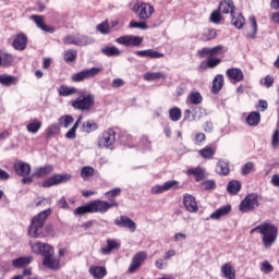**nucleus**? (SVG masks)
Segmentation results:
<instances>
[{
  "label": "nucleus",
  "instance_id": "f257e3e1",
  "mask_svg": "<svg viewBox=\"0 0 279 279\" xmlns=\"http://www.w3.org/2000/svg\"><path fill=\"white\" fill-rule=\"evenodd\" d=\"M33 254L43 256V266L48 267V269H53L54 271L60 269V260L53 258V246L41 241H29L28 243Z\"/></svg>",
  "mask_w": 279,
  "mask_h": 279
},
{
  "label": "nucleus",
  "instance_id": "f03ea898",
  "mask_svg": "<svg viewBox=\"0 0 279 279\" xmlns=\"http://www.w3.org/2000/svg\"><path fill=\"white\" fill-rule=\"evenodd\" d=\"M257 230L262 235V243L265 250H271L278 240V227L274 223L265 221L257 226Z\"/></svg>",
  "mask_w": 279,
  "mask_h": 279
},
{
  "label": "nucleus",
  "instance_id": "7ed1b4c3",
  "mask_svg": "<svg viewBox=\"0 0 279 279\" xmlns=\"http://www.w3.org/2000/svg\"><path fill=\"white\" fill-rule=\"evenodd\" d=\"M49 215H51V208L43 210L33 217L28 229V236H32L33 239H45L47 236V234L43 232V228L45 227V221H47Z\"/></svg>",
  "mask_w": 279,
  "mask_h": 279
},
{
  "label": "nucleus",
  "instance_id": "20e7f679",
  "mask_svg": "<svg viewBox=\"0 0 279 279\" xmlns=\"http://www.w3.org/2000/svg\"><path fill=\"white\" fill-rule=\"evenodd\" d=\"M119 206V203L111 201L110 203L106 201H93L86 205L77 207L74 210V215H86V213H108L110 208Z\"/></svg>",
  "mask_w": 279,
  "mask_h": 279
},
{
  "label": "nucleus",
  "instance_id": "39448f33",
  "mask_svg": "<svg viewBox=\"0 0 279 279\" xmlns=\"http://www.w3.org/2000/svg\"><path fill=\"white\" fill-rule=\"evenodd\" d=\"M74 110H81V112H90L95 106V95L81 94L76 99L71 101Z\"/></svg>",
  "mask_w": 279,
  "mask_h": 279
},
{
  "label": "nucleus",
  "instance_id": "423d86ee",
  "mask_svg": "<svg viewBox=\"0 0 279 279\" xmlns=\"http://www.w3.org/2000/svg\"><path fill=\"white\" fill-rule=\"evenodd\" d=\"M117 142V132L113 129L102 131L96 141L98 149H110Z\"/></svg>",
  "mask_w": 279,
  "mask_h": 279
},
{
  "label": "nucleus",
  "instance_id": "0eeeda50",
  "mask_svg": "<svg viewBox=\"0 0 279 279\" xmlns=\"http://www.w3.org/2000/svg\"><path fill=\"white\" fill-rule=\"evenodd\" d=\"M262 201L263 196H260L258 193L247 194L240 203L239 210L241 213H252L253 210H256L258 206H260Z\"/></svg>",
  "mask_w": 279,
  "mask_h": 279
},
{
  "label": "nucleus",
  "instance_id": "6e6552de",
  "mask_svg": "<svg viewBox=\"0 0 279 279\" xmlns=\"http://www.w3.org/2000/svg\"><path fill=\"white\" fill-rule=\"evenodd\" d=\"M64 45H75L76 47H88V45H93L95 43V39L93 37H89L87 35H82L80 33L66 35L63 38Z\"/></svg>",
  "mask_w": 279,
  "mask_h": 279
},
{
  "label": "nucleus",
  "instance_id": "1a4fd4ad",
  "mask_svg": "<svg viewBox=\"0 0 279 279\" xmlns=\"http://www.w3.org/2000/svg\"><path fill=\"white\" fill-rule=\"evenodd\" d=\"M132 12H134L141 21H149V17L154 16L156 9H154V5L149 2H141L133 5Z\"/></svg>",
  "mask_w": 279,
  "mask_h": 279
},
{
  "label": "nucleus",
  "instance_id": "9d476101",
  "mask_svg": "<svg viewBox=\"0 0 279 279\" xmlns=\"http://www.w3.org/2000/svg\"><path fill=\"white\" fill-rule=\"evenodd\" d=\"M101 71H104L102 68H90L88 70H83L72 76V82H84V80H93V77H97Z\"/></svg>",
  "mask_w": 279,
  "mask_h": 279
},
{
  "label": "nucleus",
  "instance_id": "9b49d317",
  "mask_svg": "<svg viewBox=\"0 0 279 279\" xmlns=\"http://www.w3.org/2000/svg\"><path fill=\"white\" fill-rule=\"evenodd\" d=\"M116 43L123 47H141V45H143V37L136 35H124L116 38Z\"/></svg>",
  "mask_w": 279,
  "mask_h": 279
},
{
  "label": "nucleus",
  "instance_id": "f8f14e48",
  "mask_svg": "<svg viewBox=\"0 0 279 279\" xmlns=\"http://www.w3.org/2000/svg\"><path fill=\"white\" fill-rule=\"evenodd\" d=\"M145 260H147V252H144V251L137 252L132 257L131 265L129 266V269H128L129 274H135L136 271H138V269H141Z\"/></svg>",
  "mask_w": 279,
  "mask_h": 279
},
{
  "label": "nucleus",
  "instance_id": "ddd939ff",
  "mask_svg": "<svg viewBox=\"0 0 279 279\" xmlns=\"http://www.w3.org/2000/svg\"><path fill=\"white\" fill-rule=\"evenodd\" d=\"M71 180V174H54L51 178L43 182L44 189H49V186H58V184H64Z\"/></svg>",
  "mask_w": 279,
  "mask_h": 279
},
{
  "label": "nucleus",
  "instance_id": "4468645a",
  "mask_svg": "<svg viewBox=\"0 0 279 279\" xmlns=\"http://www.w3.org/2000/svg\"><path fill=\"white\" fill-rule=\"evenodd\" d=\"M113 223L118 228H126L130 232H136V222L128 216H120L116 218Z\"/></svg>",
  "mask_w": 279,
  "mask_h": 279
},
{
  "label": "nucleus",
  "instance_id": "2eb2a0df",
  "mask_svg": "<svg viewBox=\"0 0 279 279\" xmlns=\"http://www.w3.org/2000/svg\"><path fill=\"white\" fill-rule=\"evenodd\" d=\"M219 12H221V14H232L234 15V13L236 12V7L234 5V1L232 0H222L219 3Z\"/></svg>",
  "mask_w": 279,
  "mask_h": 279
},
{
  "label": "nucleus",
  "instance_id": "dca6fc26",
  "mask_svg": "<svg viewBox=\"0 0 279 279\" xmlns=\"http://www.w3.org/2000/svg\"><path fill=\"white\" fill-rule=\"evenodd\" d=\"M178 184V181H167L162 185H155L151 187L150 193L151 195H160V193H166V191H171L173 186Z\"/></svg>",
  "mask_w": 279,
  "mask_h": 279
},
{
  "label": "nucleus",
  "instance_id": "f3484780",
  "mask_svg": "<svg viewBox=\"0 0 279 279\" xmlns=\"http://www.w3.org/2000/svg\"><path fill=\"white\" fill-rule=\"evenodd\" d=\"M135 53L140 58H151L154 60H158L160 58H165V53L159 52V51L154 50V49L137 50Z\"/></svg>",
  "mask_w": 279,
  "mask_h": 279
},
{
  "label": "nucleus",
  "instance_id": "a211bd4d",
  "mask_svg": "<svg viewBox=\"0 0 279 279\" xmlns=\"http://www.w3.org/2000/svg\"><path fill=\"white\" fill-rule=\"evenodd\" d=\"M88 272L94 279H104L105 276H108L106 266H90Z\"/></svg>",
  "mask_w": 279,
  "mask_h": 279
},
{
  "label": "nucleus",
  "instance_id": "6ab92c4d",
  "mask_svg": "<svg viewBox=\"0 0 279 279\" xmlns=\"http://www.w3.org/2000/svg\"><path fill=\"white\" fill-rule=\"evenodd\" d=\"M14 169L17 175H22L25 178V175H29L32 173V167L29 163H25L23 161H19L14 165Z\"/></svg>",
  "mask_w": 279,
  "mask_h": 279
},
{
  "label": "nucleus",
  "instance_id": "aec40b11",
  "mask_svg": "<svg viewBox=\"0 0 279 279\" xmlns=\"http://www.w3.org/2000/svg\"><path fill=\"white\" fill-rule=\"evenodd\" d=\"M183 204L189 213H197V202L191 194H186L183 198Z\"/></svg>",
  "mask_w": 279,
  "mask_h": 279
},
{
  "label": "nucleus",
  "instance_id": "412c9836",
  "mask_svg": "<svg viewBox=\"0 0 279 279\" xmlns=\"http://www.w3.org/2000/svg\"><path fill=\"white\" fill-rule=\"evenodd\" d=\"M121 247V243L117 240H107V246L100 250V254L108 256V254H112L113 250H119Z\"/></svg>",
  "mask_w": 279,
  "mask_h": 279
},
{
  "label": "nucleus",
  "instance_id": "4be33fe9",
  "mask_svg": "<svg viewBox=\"0 0 279 279\" xmlns=\"http://www.w3.org/2000/svg\"><path fill=\"white\" fill-rule=\"evenodd\" d=\"M31 20L34 21L36 26L39 27V29H41L43 32L53 33V28L45 24V17H43L41 15H32Z\"/></svg>",
  "mask_w": 279,
  "mask_h": 279
},
{
  "label": "nucleus",
  "instance_id": "5701e85b",
  "mask_svg": "<svg viewBox=\"0 0 279 279\" xmlns=\"http://www.w3.org/2000/svg\"><path fill=\"white\" fill-rule=\"evenodd\" d=\"M187 175H194L196 182H202L206 178V170L202 167L190 168L186 172Z\"/></svg>",
  "mask_w": 279,
  "mask_h": 279
},
{
  "label": "nucleus",
  "instance_id": "b1692460",
  "mask_svg": "<svg viewBox=\"0 0 279 279\" xmlns=\"http://www.w3.org/2000/svg\"><path fill=\"white\" fill-rule=\"evenodd\" d=\"M227 76L233 82H243V71L239 68H231L227 70Z\"/></svg>",
  "mask_w": 279,
  "mask_h": 279
},
{
  "label": "nucleus",
  "instance_id": "393cba45",
  "mask_svg": "<svg viewBox=\"0 0 279 279\" xmlns=\"http://www.w3.org/2000/svg\"><path fill=\"white\" fill-rule=\"evenodd\" d=\"M82 119H84L82 116L77 118L73 126L65 133V138H69L70 141H75V138H77V129L80 128V123H82Z\"/></svg>",
  "mask_w": 279,
  "mask_h": 279
},
{
  "label": "nucleus",
  "instance_id": "a878e982",
  "mask_svg": "<svg viewBox=\"0 0 279 279\" xmlns=\"http://www.w3.org/2000/svg\"><path fill=\"white\" fill-rule=\"evenodd\" d=\"M13 47L17 51H23L27 47V36L20 34L13 41Z\"/></svg>",
  "mask_w": 279,
  "mask_h": 279
},
{
  "label": "nucleus",
  "instance_id": "bb28decb",
  "mask_svg": "<svg viewBox=\"0 0 279 279\" xmlns=\"http://www.w3.org/2000/svg\"><path fill=\"white\" fill-rule=\"evenodd\" d=\"M231 23L236 29H243V25H245V17H243L239 11H235L234 14L231 15Z\"/></svg>",
  "mask_w": 279,
  "mask_h": 279
},
{
  "label": "nucleus",
  "instance_id": "cd10ccee",
  "mask_svg": "<svg viewBox=\"0 0 279 279\" xmlns=\"http://www.w3.org/2000/svg\"><path fill=\"white\" fill-rule=\"evenodd\" d=\"M101 53L107 58H114L121 56V51L116 46H105L101 48Z\"/></svg>",
  "mask_w": 279,
  "mask_h": 279
},
{
  "label": "nucleus",
  "instance_id": "c85d7f7f",
  "mask_svg": "<svg viewBox=\"0 0 279 279\" xmlns=\"http://www.w3.org/2000/svg\"><path fill=\"white\" fill-rule=\"evenodd\" d=\"M52 171H53V166L46 165L35 169L34 175L35 178H45V175H49V173H51Z\"/></svg>",
  "mask_w": 279,
  "mask_h": 279
},
{
  "label": "nucleus",
  "instance_id": "c756f323",
  "mask_svg": "<svg viewBox=\"0 0 279 279\" xmlns=\"http://www.w3.org/2000/svg\"><path fill=\"white\" fill-rule=\"evenodd\" d=\"M216 173L219 175H228V173H230V163L225 160H219L216 165Z\"/></svg>",
  "mask_w": 279,
  "mask_h": 279
},
{
  "label": "nucleus",
  "instance_id": "7c9ffc66",
  "mask_svg": "<svg viewBox=\"0 0 279 279\" xmlns=\"http://www.w3.org/2000/svg\"><path fill=\"white\" fill-rule=\"evenodd\" d=\"M230 210H232V207L230 205L222 206L210 215V219H221V217H226V215H228Z\"/></svg>",
  "mask_w": 279,
  "mask_h": 279
},
{
  "label": "nucleus",
  "instance_id": "2f4dec72",
  "mask_svg": "<svg viewBox=\"0 0 279 279\" xmlns=\"http://www.w3.org/2000/svg\"><path fill=\"white\" fill-rule=\"evenodd\" d=\"M248 21L251 31L246 32V38H256V34H258V23L256 22V17L251 16Z\"/></svg>",
  "mask_w": 279,
  "mask_h": 279
},
{
  "label": "nucleus",
  "instance_id": "473e14b6",
  "mask_svg": "<svg viewBox=\"0 0 279 279\" xmlns=\"http://www.w3.org/2000/svg\"><path fill=\"white\" fill-rule=\"evenodd\" d=\"M57 90L60 97H71V95H76L77 93V88L66 85H61Z\"/></svg>",
  "mask_w": 279,
  "mask_h": 279
},
{
  "label": "nucleus",
  "instance_id": "72a5a7b5",
  "mask_svg": "<svg viewBox=\"0 0 279 279\" xmlns=\"http://www.w3.org/2000/svg\"><path fill=\"white\" fill-rule=\"evenodd\" d=\"M167 75L165 72H146L144 74V80L146 82H156V80H165Z\"/></svg>",
  "mask_w": 279,
  "mask_h": 279
},
{
  "label": "nucleus",
  "instance_id": "f704fd0d",
  "mask_svg": "<svg viewBox=\"0 0 279 279\" xmlns=\"http://www.w3.org/2000/svg\"><path fill=\"white\" fill-rule=\"evenodd\" d=\"M246 123L251 128H256V125H258V123H260V113H258V111H252L246 117Z\"/></svg>",
  "mask_w": 279,
  "mask_h": 279
},
{
  "label": "nucleus",
  "instance_id": "c9c22d12",
  "mask_svg": "<svg viewBox=\"0 0 279 279\" xmlns=\"http://www.w3.org/2000/svg\"><path fill=\"white\" fill-rule=\"evenodd\" d=\"M223 88V75L218 74L213 81L211 92L217 95Z\"/></svg>",
  "mask_w": 279,
  "mask_h": 279
},
{
  "label": "nucleus",
  "instance_id": "e433bc0d",
  "mask_svg": "<svg viewBox=\"0 0 279 279\" xmlns=\"http://www.w3.org/2000/svg\"><path fill=\"white\" fill-rule=\"evenodd\" d=\"M217 149L213 148V147H205L201 150H198L199 156H202V158H204L205 160H213L215 154H216Z\"/></svg>",
  "mask_w": 279,
  "mask_h": 279
},
{
  "label": "nucleus",
  "instance_id": "4c0bfd02",
  "mask_svg": "<svg viewBox=\"0 0 279 279\" xmlns=\"http://www.w3.org/2000/svg\"><path fill=\"white\" fill-rule=\"evenodd\" d=\"M221 274H222V276H225V278H228V279H235L234 267H232V265H230V264H225V265L221 267Z\"/></svg>",
  "mask_w": 279,
  "mask_h": 279
},
{
  "label": "nucleus",
  "instance_id": "58836bf2",
  "mask_svg": "<svg viewBox=\"0 0 279 279\" xmlns=\"http://www.w3.org/2000/svg\"><path fill=\"white\" fill-rule=\"evenodd\" d=\"M227 191L231 195H236L239 193V191H241L240 181L233 180V181L229 182L227 185Z\"/></svg>",
  "mask_w": 279,
  "mask_h": 279
},
{
  "label": "nucleus",
  "instance_id": "ea45409f",
  "mask_svg": "<svg viewBox=\"0 0 279 279\" xmlns=\"http://www.w3.org/2000/svg\"><path fill=\"white\" fill-rule=\"evenodd\" d=\"M17 80L16 77L8 74H1L0 75V84L2 86H12V84H16Z\"/></svg>",
  "mask_w": 279,
  "mask_h": 279
},
{
  "label": "nucleus",
  "instance_id": "a19ab883",
  "mask_svg": "<svg viewBox=\"0 0 279 279\" xmlns=\"http://www.w3.org/2000/svg\"><path fill=\"white\" fill-rule=\"evenodd\" d=\"M43 128V122L40 121H32L26 125V130L29 134H37L38 130Z\"/></svg>",
  "mask_w": 279,
  "mask_h": 279
},
{
  "label": "nucleus",
  "instance_id": "79ce46f5",
  "mask_svg": "<svg viewBox=\"0 0 279 279\" xmlns=\"http://www.w3.org/2000/svg\"><path fill=\"white\" fill-rule=\"evenodd\" d=\"M29 263H32V257H19L12 260L13 267L17 268L25 267L29 265Z\"/></svg>",
  "mask_w": 279,
  "mask_h": 279
},
{
  "label": "nucleus",
  "instance_id": "37998d69",
  "mask_svg": "<svg viewBox=\"0 0 279 279\" xmlns=\"http://www.w3.org/2000/svg\"><path fill=\"white\" fill-rule=\"evenodd\" d=\"M169 119L173 122L180 121L182 119V110L178 107H174L169 110Z\"/></svg>",
  "mask_w": 279,
  "mask_h": 279
},
{
  "label": "nucleus",
  "instance_id": "c03bdc74",
  "mask_svg": "<svg viewBox=\"0 0 279 279\" xmlns=\"http://www.w3.org/2000/svg\"><path fill=\"white\" fill-rule=\"evenodd\" d=\"M58 134H60V124H50L47 128V133H46L47 138L58 136Z\"/></svg>",
  "mask_w": 279,
  "mask_h": 279
},
{
  "label": "nucleus",
  "instance_id": "a18cd8bd",
  "mask_svg": "<svg viewBox=\"0 0 279 279\" xmlns=\"http://www.w3.org/2000/svg\"><path fill=\"white\" fill-rule=\"evenodd\" d=\"M214 38H217V31L213 28L205 29L202 35V40H214Z\"/></svg>",
  "mask_w": 279,
  "mask_h": 279
},
{
  "label": "nucleus",
  "instance_id": "49530a36",
  "mask_svg": "<svg viewBox=\"0 0 279 279\" xmlns=\"http://www.w3.org/2000/svg\"><path fill=\"white\" fill-rule=\"evenodd\" d=\"M259 269L262 271V274H271V271H274V266L271 265V263H269V260H264L259 264Z\"/></svg>",
  "mask_w": 279,
  "mask_h": 279
},
{
  "label": "nucleus",
  "instance_id": "de8ad7c7",
  "mask_svg": "<svg viewBox=\"0 0 279 279\" xmlns=\"http://www.w3.org/2000/svg\"><path fill=\"white\" fill-rule=\"evenodd\" d=\"M73 121H75L72 116H62L61 118H59V126L60 128H69V125H71V123H73Z\"/></svg>",
  "mask_w": 279,
  "mask_h": 279
},
{
  "label": "nucleus",
  "instance_id": "09e8293b",
  "mask_svg": "<svg viewBox=\"0 0 279 279\" xmlns=\"http://www.w3.org/2000/svg\"><path fill=\"white\" fill-rule=\"evenodd\" d=\"M93 173H95V169L93 167L85 166L81 170V178H83V180H88Z\"/></svg>",
  "mask_w": 279,
  "mask_h": 279
},
{
  "label": "nucleus",
  "instance_id": "8fccbe9b",
  "mask_svg": "<svg viewBox=\"0 0 279 279\" xmlns=\"http://www.w3.org/2000/svg\"><path fill=\"white\" fill-rule=\"evenodd\" d=\"M63 58L65 62H73L77 58V50L69 49L64 51Z\"/></svg>",
  "mask_w": 279,
  "mask_h": 279
},
{
  "label": "nucleus",
  "instance_id": "3c124183",
  "mask_svg": "<svg viewBox=\"0 0 279 279\" xmlns=\"http://www.w3.org/2000/svg\"><path fill=\"white\" fill-rule=\"evenodd\" d=\"M202 101H203L202 94H199L198 92H193L190 95V102L193 104V106H199Z\"/></svg>",
  "mask_w": 279,
  "mask_h": 279
},
{
  "label": "nucleus",
  "instance_id": "603ef678",
  "mask_svg": "<svg viewBox=\"0 0 279 279\" xmlns=\"http://www.w3.org/2000/svg\"><path fill=\"white\" fill-rule=\"evenodd\" d=\"M130 27H132L133 29H149V26L145 21L143 22L131 21Z\"/></svg>",
  "mask_w": 279,
  "mask_h": 279
},
{
  "label": "nucleus",
  "instance_id": "864d4df0",
  "mask_svg": "<svg viewBox=\"0 0 279 279\" xmlns=\"http://www.w3.org/2000/svg\"><path fill=\"white\" fill-rule=\"evenodd\" d=\"M94 130H97V123L90 121L83 123V132L90 134V132H94Z\"/></svg>",
  "mask_w": 279,
  "mask_h": 279
},
{
  "label": "nucleus",
  "instance_id": "5fc2aeb1",
  "mask_svg": "<svg viewBox=\"0 0 279 279\" xmlns=\"http://www.w3.org/2000/svg\"><path fill=\"white\" fill-rule=\"evenodd\" d=\"M251 171H254V162L248 161L242 167L241 173L242 175H250Z\"/></svg>",
  "mask_w": 279,
  "mask_h": 279
},
{
  "label": "nucleus",
  "instance_id": "6e6d98bb",
  "mask_svg": "<svg viewBox=\"0 0 279 279\" xmlns=\"http://www.w3.org/2000/svg\"><path fill=\"white\" fill-rule=\"evenodd\" d=\"M271 146L274 149H278L279 147V130L276 129L271 135Z\"/></svg>",
  "mask_w": 279,
  "mask_h": 279
},
{
  "label": "nucleus",
  "instance_id": "4d7b16f0",
  "mask_svg": "<svg viewBox=\"0 0 279 279\" xmlns=\"http://www.w3.org/2000/svg\"><path fill=\"white\" fill-rule=\"evenodd\" d=\"M97 32L100 34H110V26L108 25V22H102L97 25Z\"/></svg>",
  "mask_w": 279,
  "mask_h": 279
},
{
  "label": "nucleus",
  "instance_id": "13d9d810",
  "mask_svg": "<svg viewBox=\"0 0 279 279\" xmlns=\"http://www.w3.org/2000/svg\"><path fill=\"white\" fill-rule=\"evenodd\" d=\"M210 22L211 23H219L221 21V11L216 10V11H213V13L210 14Z\"/></svg>",
  "mask_w": 279,
  "mask_h": 279
},
{
  "label": "nucleus",
  "instance_id": "bf43d9fd",
  "mask_svg": "<svg viewBox=\"0 0 279 279\" xmlns=\"http://www.w3.org/2000/svg\"><path fill=\"white\" fill-rule=\"evenodd\" d=\"M202 186L205 189V191H210V189H215L216 186L215 180L203 181Z\"/></svg>",
  "mask_w": 279,
  "mask_h": 279
},
{
  "label": "nucleus",
  "instance_id": "052dcab7",
  "mask_svg": "<svg viewBox=\"0 0 279 279\" xmlns=\"http://www.w3.org/2000/svg\"><path fill=\"white\" fill-rule=\"evenodd\" d=\"M105 195L107 197H118V195H121V189L114 187L113 190L106 192Z\"/></svg>",
  "mask_w": 279,
  "mask_h": 279
},
{
  "label": "nucleus",
  "instance_id": "680f3d73",
  "mask_svg": "<svg viewBox=\"0 0 279 279\" xmlns=\"http://www.w3.org/2000/svg\"><path fill=\"white\" fill-rule=\"evenodd\" d=\"M197 56H199V58H210V48L205 47L198 50Z\"/></svg>",
  "mask_w": 279,
  "mask_h": 279
},
{
  "label": "nucleus",
  "instance_id": "e2e57ef3",
  "mask_svg": "<svg viewBox=\"0 0 279 279\" xmlns=\"http://www.w3.org/2000/svg\"><path fill=\"white\" fill-rule=\"evenodd\" d=\"M51 204V199L49 198H38V201L35 202V206H49Z\"/></svg>",
  "mask_w": 279,
  "mask_h": 279
},
{
  "label": "nucleus",
  "instance_id": "0e129e2a",
  "mask_svg": "<svg viewBox=\"0 0 279 279\" xmlns=\"http://www.w3.org/2000/svg\"><path fill=\"white\" fill-rule=\"evenodd\" d=\"M218 64H221V59L209 58L207 61V66H209V69H215Z\"/></svg>",
  "mask_w": 279,
  "mask_h": 279
},
{
  "label": "nucleus",
  "instance_id": "69168bd1",
  "mask_svg": "<svg viewBox=\"0 0 279 279\" xmlns=\"http://www.w3.org/2000/svg\"><path fill=\"white\" fill-rule=\"evenodd\" d=\"M221 49H223V46H216L210 48V58H215V56H219L221 52Z\"/></svg>",
  "mask_w": 279,
  "mask_h": 279
},
{
  "label": "nucleus",
  "instance_id": "338daca9",
  "mask_svg": "<svg viewBox=\"0 0 279 279\" xmlns=\"http://www.w3.org/2000/svg\"><path fill=\"white\" fill-rule=\"evenodd\" d=\"M1 58H2L1 66H8L12 64V56L5 54L4 57H1Z\"/></svg>",
  "mask_w": 279,
  "mask_h": 279
},
{
  "label": "nucleus",
  "instance_id": "774afa93",
  "mask_svg": "<svg viewBox=\"0 0 279 279\" xmlns=\"http://www.w3.org/2000/svg\"><path fill=\"white\" fill-rule=\"evenodd\" d=\"M173 239L175 243H179V241H186V233L178 232L174 234Z\"/></svg>",
  "mask_w": 279,
  "mask_h": 279
}]
</instances>
